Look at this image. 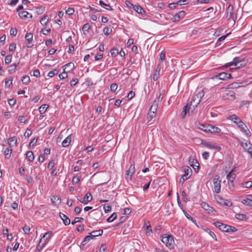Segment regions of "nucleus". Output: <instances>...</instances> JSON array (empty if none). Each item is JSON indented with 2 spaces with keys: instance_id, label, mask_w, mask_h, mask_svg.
<instances>
[{
  "instance_id": "1",
  "label": "nucleus",
  "mask_w": 252,
  "mask_h": 252,
  "mask_svg": "<svg viewBox=\"0 0 252 252\" xmlns=\"http://www.w3.org/2000/svg\"><path fill=\"white\" fill-rule=\"evenodd\" d=\"M161 241L165 245V246L170 250L174 249V241L173 237L171 235L167 234H164L161 236Z\"/></svg>"
},
{
  "instance_id": "2",
  "label": "nucleus",
  "mask_w": 252,
  "mask_h": 252,
  "mask_svg": "<svg viewBox=\"0 0 252 252\" xmlns=\"http://www.w3.org/2000/svg\"><path fill=\"white\" fill-rule=\"evenodd\" d=\"M102 212L98 210H94L92 213L90 218L91 220L93 223L96 224L97 221L99 220L101 217Z\"/></svg>"
},
{
  "instance_id": "3",
  "label": "nucleus",
  "mask_w": 252,
  "mask_h": 252,
  "mask_svg": "<svg viewBox=\"0 0 252 252\" xmlns=\"http://www.w3.org/2000/svg\"><path fill=\"white\" fill-rule=\"evenodd\" d=\"M213 184L214 186V190L216 193H220L221 188V181L220 179V176L218 175H215L213 179Z\"/></svg>"
},
{
  "instance_id": "4",
  "label": "nucleus",
  "mask_w": 252,
  "mask_h": 252,
  "mask_svg": "<svg viewBox=\"0 0 252 252\" xmlns=\"http://www.w3.org/2000/svg\"><path fill=\"white\" fill-rule=\"evenodd\" d=\"M200 102V99H197V96H192L191 102L189 104V107L191 109V112L194 110L199 103Z\"/></svg>"
},
{
  "instance_id": "5",
  "label": "nucleus",
  "mask_w": 252,
  "mask_h": 252,
  "mask_svg": "<svg viewBox=\"0 0 252 252\" xmlns=\"http://www.w3.org/2000/svg\"><path fill=\"white\" fill-rule=\"evenodd\" d=\"M135 172V165L134 164H131L129 167V169L126 171V179H131L132 176Z\"/></svg>"
},
{
  "instance_id": "6",
  "label": "nucleus",
  "mask_w": 252,
  "mask_h": 252,
  "mask_svg": "<svg viewBox=\"0 0 252 252\" xmlns=\"http://www.w3.org/2000/svg\"><path fill=\"white\" fill-rule=\"evenodd\" d=\"M233 6L232 5H229L227 8V16L226 17L228 18V20H230L232 19L235 21L236 19V17H234L233 14Z\"/></svg>"
},
{
  "instance_id": "7",
  "label": "nucleus",
  "mask_w": 252,
  "mask_h": 252,
  "mask_svg": "<svg viewBox=\"0 0 252 252\" xmlns=\"http://www.w3.org/2000/svg\"><path fill=\"white\" fill-rule=\"evenodd\" d=\"M81 203L84 204H87L93 200V197L90 192H87L82 200L78 199Z\"/></svg>"
},
{
  "instance_id": "8",
  "label": "nucleus",
  "mask_w": 252,
  "mask_h": 252,
  "mask_svg": "<svg viewBox=\"0 0 252 252\" xmlns=\"http://www.w3.org/2000/svg\"><path fill=\"white\" fill-rule=\"evenodd\" d=\"M216 200L218 201V202L220 204L226 206H231L232 205V203L230 201L223 199L221 197L218 196L216 198Z\"/></svg>"
},
{
  "instance_id": "9",
  "label": "nucleus",
  "mask_w": 252,
  "mask_h": 252,
  "mask_svg": "<svg viewBox=\"0 0 252 252\" xmlns=\"http://www.w3.org/2000/svg\"><path fill=\"white\" fill-rule=\"evenodd\" d=\"M216 77H219L220 79L222 80H225L232 78L231 74L227 72H221L219 73L216 76Z\"/></svg>"
},
{
  "instance_id": "10",
  "label": "nucleus",
  "mask_w": 252,
  "mask_h": 252,
  "mask_svg": "<svg viewBox=\"0 0 252 252\" xmlns=\"http://www.w3.org/2000/svg\"><path fill=\"white\" fill-rule=\"evenodd\" d=\"M185 16V12L184 11H181L178 13L176 14L172 19L173 22H177L181 19H183Z\"/></svg>"
},
{
  "instance_id": "11",
  "label": "nucleus",
  "mask_w": 252,
  "mask_h": 252,
  "mask_svg": "<svg viewBox=\"0 0 252 252\" xmlns=\"http://www.w3.org/2000/svg\"><path fill=\"white\" fill-rule=\"evenodd\" d=\"M189 170L191 171V169L189 167L187 166L184 168L185 174L181 177L180 182L182 183H184L186 180H187L189 178Z\"/></svg>"
},
{
  "instance_id": "12",
  "label": "nucleus",
  "mask_w": 252,
  "mask_h": 252,
  "mask_svg": "<svg viewBox=\"0 0 252 252\" xmlns=\"http://www.w3.org/2000/svg\"><path fill=\"white\" fill-rule=\"evenodd\" d=\"M202 208L207 211V212L209 214L213 212V211H215V210L213 209V207H211L209 205L208 203L205 202H203L200 204Z\"/></svg>"
},
{
  "instance_id": "13",
  "label": "nucleus",
  "mask_w": 252,
  "mask_h": 252,
  "mask_svg": "<svg viewBox=\"0 0 252 252\" xmlns=\"http://www.w3.org/2000/svg\"><path fill=\"white\" fill-rule=\"evenodd\" d=\"M59 216L65 225H69L70 223V220L66 215L60 212Z\"/></svg>"
},
{
  "instance_id": "14",
  "label": "nucleus",
  "mask_w": 252,
  "mask_h": 252,
  "mask_svg": "<svg viewBox=\"0 0 252 252\" xmlns=\"http://www.w3.org/2000/svg\"><path fill=\"white\" fill-rule=\"evenodd\" d=\"M201 144L203 145L205 147L210 148L211 149H217L218 151H220L221 149L220 147H219L217 145H216L212 144L211 143H209V142H202Z\"/></svg>"
},
{
  "instance_id": "15",
  "label": "nucleus",
  "mask_w": 252,
  "mask_h": 252,
  "mask_svg": "<svg viewBox=\"0 0 252 252\" xmlns=\"http://www.w3.org/2000/svg\"><path fill=\"white\" fill-rule=\"evenodd\" d=\"M215 226L219 228L220 230L226 232L227 229V225L223 224L219 221H216L214 223Z\"/></svg>"
},
{
  "instance_id": "16",
  "label": "nucleus",
  "mask_w": 252,
  "mask_h": 252,
  "mask_svg": "<svg viewBox=\"0 0 252 252\" xmlns=\"http://www.w3.org/2000/svg\"><path fill=\"white\" fill-rule=\"evenodd\" d=\"M223 99L234 100L235 98V94L233 92H229L225 94L223 96Z\"/></svg>"
},
{
  "instance_id": "17",
  "label": "nucleus",
  "mask_w": 252,
  "mask_h": 252,
  "mask_svg": "<svg viewBox=\"0 0 252 252\" xmlns=\"http://www.w3.org/2000/svg\"><path fill=\"white\" fill-rule=\"evenodd\" d=\"M7 142L10 148H11L16 145L17 138L15 136H13L9 138L7 140Z\"/></svg>"
},
{
  "instance_id": "18",
  "label": "nucleus",
  "mask_w": 252,
  "mask_h": 252,
  "mask_svg": "<svg viewBox=\"0 0 252 252\" xmlns=\"http://www.w3.org/2000/svg\"><path fill=\"white\" fill-rule=\"evenodd\" d=\"M160 70V65L158 64V66L156 68V69L153 74L154 81H157L158 79L159 76Z\"/></svg>"
},
{
  "instance_id": "19",
  "label": "nucleus",
  "mask_w": 252,
  "mask_h": 252,
  "mask_svg": "<svg viewBox=\"0 0 252 252\" xmlns=\"http://www.w3.org/2000/svg\"><path fill=\"white\" fill-rule=\"evenodd\" d=\"M208 127L209 128L208 129L209 133H219L221 131L219 127L210 125Z\"/></svg>"
},
{
  "instance_id": "20",
  "label": "nucleus",
  "mask_w": 252,
  "mask_h": 252,
  "mask_svg": "<svg viewBox=\"0 0 252 252\" xmlns=\"http://www.w3.org/2000/svg\"><path fill=\"white\" fill-rule=\"evenodd\" d=\"M240 62V59L238 57L234 58L233 60V61L230 63H228L226 64V67L230 66L231 65H234L235 66H237L238 64Z\"/></svg>"
},
{
  "instance_id": "21",
  "label": "nucleus",
  "mask_w": 252,
  "mask_h": 252,
  "mask_svg": "<svg viewBox=\"0 0 252 252\" xmlns=\"http://www.w3.org/2000/svg\"><path fill=\"white\" fill-rule=\"evenodd\" d=\"M71 142V135H68L62 142V145L63 147H66L69 146Z\"/></svg>"
},
{
  "instance_id": "22",
  "label": "nucleus",
  "mask_w": 252,
  "mask_h": 252,
  "mask_svg": "<svg viewBox=\"0 0 252 252\" xmlns=\"http://www.w3.org/2000/svg\"><path fill=\"white\" fill-rule=\"evenodd\" d=\"M51 201L53 204L56 205V204H59L61 202V198L58 196H53L51 198Z\"/></svg>"
},
{
  "instance_id": "23",
  "label": "nucleus",
  "mask_w": 252,
  "mask_h": 252,
  "mask_svg": "<svg viewBox=\"0 0 252 252\" xmlns=\"http://www.w3.org/2000/svg\"><path fill=\"white\" fill-rule=\"evenodd\" d=\"M235 168H233L231 171L227 174L226 176L227 179L228 180V181H231L232 180V181H234V180L235 178L236 175L233 172L234 171Z\"/></svg>"
},
{
  "instance_id": "24",
  "label": "nucleus",
  "mask_w": 252,
  "mask_h": 252,
  "mask_svg": "<svg viewBox=\"0 0 252 252\" xmlns=\"http://www.w3.org/2000/svg\"><path fill=\"white\" fill-rule=\"evenodd\" d=\"M228 119L230 120L233 121L234 123L237 125H238L239 123L241 121V120L239 117L234 114L230 115L228 117Z\"/></svg>"
},
{
  "instance_id": "25",
  "label": "nucleus",
  "mask_w": 252,
  "mask_h": 252,
  "mask_svg": "<svg viewBox=\"0 0 252 252\" xmlns=\"http://www.w3.org/2000/svg\"><path fill=\"white\" fill-rule=\"evenodd\" d=\"M18 64H19V63H13L12 64L10 65L9 66V68L8 69V72L10 74H12L14 72H15V71L16 70V67L18 66Z\"/></svg>"
},
{
  "instance_id": "26",
  "label": "nucleus",
  "mask_w": 252,
  "mask_h": 252,
  "mask_svg": "<svg viewBox=\"0 0 252 252\" xmlns=\"http://www.w3.org/2000/svg\"><path fill=\"white\" fill-rule=\"evenodd\" d=\"M99 4L103 7L104 8L110 10V11H113L114 9L111 7V6L109 4H107L105 3H104L102 0H100L99 1Z\"/></svg>"
},
{
  "instance_id": "27",
  "label": "nucleus",
  "mask_w": 252,
  "mask_h": 252,
  "mask_svg": "<svg viewBox=\"0 0 252 252\" xmlns=\"http://www.w3.org/2000/svg\"><path fill=\"white\" fill-rule=\"evenodd\" d=\"M26 157H27L28 160L29 161L31 162L34 160V157L33 155V153L32 151H28L26 153Z\"/></svg>"
},
{
  "instance_id": "28",
  "label": "nucleus",
  "mask_w": 252,
  "mask_h": 252,
  "mask_svg": "<svg viewBox=\"0 0 252 252\" xmlns=\"http://www.w3.org/2000/svg\"><path fill=\"white\" fill-rule=\"evenodd\" d=\"M42 242V239L41 238L36 248V252H40L45 246L44 243Z\"/></svg>"
},
{
  "instance_id": "29",
  "label": "nucleus",
  "mask_w": 252,
  "mask_h": 252,
  "mask_svg": "<svg viewBox=\"0 0 252 252\" xmlns=\"http://www.w3.org/2000/svg\"><path fill=\"white\" fill-rule=\"evenodd\" d=\"M158 107V104L156 100L154 101L152 105L151 106L149 111L154 112L156 113Z\"/></svg>"
},
{
  "instance_id": "30",
  "label": "nucleus",
  "mask_w": 252,
  "mask_h": 252,
  "mask_svg": "<svg viewBox=\"0 0 252 252\" xmlns=\"http://www.w3.org/2000/svg\"><path fill=\"white\" fill-rule=\"evenodd\" d=\"M235 217L237 219L244 221H247L248 219V217L245 214H236Z\"/></svg>"
},
{
  "instance_id": "31",
  "label": "nucleus",
  "mask_w": 252,
  "mask_h": 252,
  "mask_svg": "<svg viewBox=\"0 0 252 252\" xmlns=\"http://www.w3.org/2000/svg\"><path fill=\"white\" fill-rule=\"evenodd\" d=\"M210 126V125H203V124H199L198 126V128L200 129L201 130H202L205 132H208L209 133V128L208 127Z\"/></svg>"
},
{
  "instance_id": "32",
  "label": "nucleus",
  "mask_w": 252,
  "mask_h": 252,
  "mask_svg": "<svg viewBox=\"0 0 252 252\" xmlns=\"http://www.w3.org/2000/svg\"><path fill=\"white\" fill-rule=\"evenodd\" d=\"M132 9L140 14H142L144 12L143 9L139 5H135Z\"/></svg>"
},
{
  "instance_id": "33",
  "label": "nucleus",
  "mask_w": 252,
  "mask_h": 252,
  "mask_svg": "<svg viewBox=\"0 0 252 252\" xmlns=\"http://www.w3.org/2000/svg\"><path fill=\"white\" fill-rule=\"evenodd\" d=\"M28 14L29 12H28L26 11H22L21 12H19L18 13V15L19 17L23 19H26L28 18Z\"/></svg>"
},
{
  "instance_id": "34",
  "label": "nucleus",
  "mask_w": 252,
  "mask_h": 252,
  "mask_svg": "<svg viewBox=\"0 0 252 252\" xmlns=\"http://www.w3.org/2000/svg\"><path fill=\"white\" fill-rule=\"evenodd\" d=\"M12 153V149L11 148H6L4 151V155L5 157V158L7 159H9L11 157V154Z\"/></svg>"
},
{
  "instance_id": "35",
  "label": "nucleus",
  "mask_w": 252,
  "mask_h": 252,
  "mask_svg": "<svg viewBox=\"0 0 252 252\" xmlns=\"http://www.w3.org/2000/svg\"><path fill=\"white\" fill-rule=\"evenodd\" d=\"M189 110L190 108L189 107V104H187L186 105L184 106V110L181 113V116L182 118H184L186 116L187 112H189Z\"/></svg>"
},
{
  "instance_id": "36",
  "label": "nucleus",
  "mask_w": 252,
  "mask_h": 252,
  "mask_svg": "<svg viewBox=\"0 0 252 252\" xmlns=\"http://www.w3.org/2000/svg\"><path fill=\"white\" fill-rule=\"evenodd\" d=\"M12 81L13 79L11 77L6 78L5 80V86L8 88L10 87L12 84Z\"/></svg>"
},
{
  "instance_id": "37",
  "label": "nucleus",
  "mask_w": 252,
  "mask_h": 252,
  "mask_svg": "<svg viewBox=\"0 0 252 252\" xmlns=\"http://www.w3.org/2000/svg\"><path fill=\"white\" fill-rule=\"evenodd\" d=\"M117 217V213H113L109 218H108L107 219V221L108 222H111L116 219Z\"/></svg>"
},
{
  "instance_id": "38",
  "label": "nucleus",
  "mask_w": 252,
  "mask_h": 252,
  "mask_svg": "<svg viewBox=\"0 0 252 252\" xmlns=\"http://www.w3.org/2000/svg\"><path fill=\"white\" fill-rule=\"evenodd\" d=\"M242 203L248 206H252V200H250L248 198L243 199Z\"/></svg>"
},
{
  "instance_id": "39",
  "label": "nucleus",
  "mask_w": 252,
  "mask_h": 252,
  "mask_svg": "<svg viewBox=\"0 0 252 252\" xmlns=\"http://www.w3.org/2000/svg\"><path fill=\"white\" fill-rule=\"evenodd\" d=\"M22 83L24 85H28L30 82V78L28 75H25L22 79Z\"/></svg>"
},
{
  "instance_id": "40",
  "label": "nucleus",
  "mask_w": 252,
  "mask_h": 252,
  "mask_svg": "<svg viewBox=\"0 0 252 252\" xmlns=\"http://www.w3.org/2000/svg\"><path fill=\"white\" fill-rule=\"evenodd\" d=\"M91 28V26L89 23H86L84 24L82 27V30L84 34H86V32H88L89 30Z\"/></svg>"
},
{
  "instance_id": "41",
  "label": "nucleus",
  "mask_w": 252,
  "mask_h": 252,
  "mask_svg": "<svg viewBox=\"0 0 252 252\" xmlns=\"http://www.w3.org/2000/svg\"><path fill=\"white\" fill-rule=\"evenodd\" d=\"M156 115V113L154 112L149 111L147 115V119L148 121H150L152 120L153 118H154Z\"/></svg>"
},
{
  "instance_id": "42",
  "label": "nucleus",
  "mask_w": 252,
  "mask_h": 252,
  "mask_svg": "<svg viewBox=\"0 0 252 252\" xmlns=\"http://www.w3.org/2000/svg\"><path fill=\"white\" fill-rule=\"evenodd\" d=\"M112 32V29L111 27H106L103 29V32L105 35H108L110 34Z\"/></svg>"
},
{
  "instance_id": "43",
  "label": "nucleus",
  "mask_w": 252,
  "mask_h": 252,
  "mask_svg": "<svg viewBox=\"0 0 252 252\" xmlns=\"http://www.w3.org/2000/svg\"><path fill=\"white\" fill-rule=\"evenodd\" d=\"M47 108L48 106L46 104L42 105L41 106L39 107L38 109L39 113L40 114L44 113L46 112Z\"/></svg>"
},
{
  "instance_id": "44",
  "label": "nucleus",
  "mask_w": 252,
  "mask_h": 252,
  "mask_svg": "<svg viewBox=\"0 0 252 252\" xmlns=\"http://www.w3.org/2000/svg\"><path fill=\"white\" fill-rule=\"evenodd\" d=\"M103 230L102 229H99L95 231H93L92 232V233H93L94 237H97L99 236L102 235L103 234Z\"/></svg>"
},
{
  "instance_id": "45",
  "label": "nucleus",
  "mask_w": 252,
  "mask_h": 252,
  "mask_svg": "<svg viewBox=\"0 0 252 252\" xmlns=\"http://www.w3.org/2000/svg\"><path fill=\"white\" fill-rule=\"evenodd\" d=\"M110 53L112 57H116L119 54V50L116 48H113L110 50Z\"/></svg>"
},
{
  "instance_id": "46",
  "label": "nucleus",
  "mask_w": 252,
  "mask_h": 252,
  "mask_svg": "<svg viewBox=\"0 0 252 252\" xmlns=\"http://www.w3.org/2000/svg\"><path fill=\"white\" fill-rule=\"evenodd\" d=\"M33 34L32 33H27L25 35V39L28 41H32V40Z\"/></svg>"
},
{
  "instance_id": "47",
  "label": "nucleus",
  "mask_w": 252,
  "mask_h": 252,
  "mask_svg": "<svg viewBox=\"0 0 252 252\" xmlns=\"http://www.w3.org/2000/svg\"><path fill=\"white\" fill-rule=\"evenodd\" d=\"M48 21V19L47 18V15L44 16L40 20V22L41 24L43 26L46 25L47 24Z\"/></svg>"
},
{
  "instance_id": "48",
  "label": "nucleus",
  "mask_w": 252,
  "mask_h": 252,
  "mask_svg": "<svg viewBox=\"0 0 252 252\" xmlns=\"http://www.w3.org/2000/svg\"><path fill=\"white\" fill-rule=\"evenodd\" d=\"M59 73V70L57 69H55L52 71H50L48 73V76L50 77H53L55 75Z\"/></svg>"
},
{
  "instance_id": "49",
  "label": "nucleus",
  "mask_w": 252,
  "mask_h": 252,
  "mask_svg": "<svg viewBox=\"0 0 252 252\" xmlns=\"http://www.w3.org/2000/svg\"><path fill=\"white\" fill-rule=\"evenodd\" d=\"M237 230V229L235 227L227 225L226 232H234L236 231Z\"/></svg>"
},
{
  "instance_id": "50",
  "label": "nucleus",
  "mask_w": 252,
  "mask_h": 252,
  "mask_svg": "<svg viewBox=\"0 0 252 252\" xmlns=\"http://www.w3.org/2000/svg\"><path fill=\"white\" fill-rule=\"evenodd\" d=\"M83 220L84 219L82 217H76L74 221H72L71 224L74 225L77 222H82Z\"/></svg>"
},
{
  "instance_id": "51",
  "label": "nucleus",
  "mask_w": 252,
  "mask_h": 252,
  "mask_svg": "<svg viewBox=\"0 0 252 252\" xmlns=\"http://www.w3.org/2000/svg\"><path fill=\"white\" fill-rule=\"evenodd\" d=\"M12 60V55H7L4 59V62L6 64H9Z\"/></svg>"
},
{
  "instance_id": "52",
  "label": "nucleus",
  "mask_w": 252,
  "mask_h": 252,
  "mask_svg": "<svg viewBox=\"0 0 252 252\" xmlns=\"http://www.w3.org/2000/svg\"><path fill=\"white\" fill-rule=\"evenodd\" d=\"M237 125L242 131H244V129L246 128H247L246 125L242 121V120L240 121V122L239 123L238 125Z\"/></svg>"
},
{
  "instance_id": "53",
  "label": "nucleus",
  "mask_w": 252,
  "mask_h": 252,
  "mask_svg": "<svg viewBox=\"0 0 252 252\" xmlns=\"http://www.w3.org/2000/svg\"><path fill=\"white\" fill-rule=\"evenodd\" d=\"M91 240H92L91 236L88 235L85 237L83 241L82 242V245H85L88 242H89Z\"/></svg>"
},
{
  "instance_id": "54",
  "label": "nucleus",
  "mask_w": 252,
  "mask_h": 252,
  "mask_svg": "<svg viewBox=\"0 0 252 252\" xmlns=\"http://www.w3.org/2000/svg\"><path fill=\"white\" fill-rule=\"evenodd\" d=\"M126 216H122L119 219V222L117 224L115 225V226H118L121 225L123 222H124L126 220Z\"/></svg>"
},
{
  "instance_id": "55",
  "label": "nucleus",
  "mask_w": 252,
  "mask_h": 252,
  "mask_svg": "<svg viewBox=\"0 0 252 252\" xmlns=\"http://www.w3.org/2000/svg\"><path fill=\"white\" fill-rule=\"evenodd\" d=\"M103 209L104 212L107 213L111 210V206L108 204H104L103 205Z\"/></svg>"
},
{
  "instance_id": "56",
  "label": "nucleus",
  "mask_w": 252,
  "mask_h": 252,
  "mask_svg": "<svg viewBox=\"0 0 252 252\" xmlns=\"http://www.w3.org/2000/svg\"><path fill=\"white\" fill-rule=\"evenodd\" d=\"M228 188L230 190L233 191L234 190V185L233 181L231 180V181L228 182Z\"/></svg>"
},
{
  "instance_id": "57",
  "label": "nucleus",
  "mask_w": 252,
  "mask_h": 252,
  "mask_svg": "<svg viewBox=\"0 0 252 252\" xmlns=\"http://www.w3.org/2000/svg\"><path fill=\"white\" fill-rule=\"evenodd\" d=\"M243 187L244 188H251L252 187V181H248L243 183Z\"/></svg>"
},
{
  "instance_id": "58",
  "label": "nucleus",
  "mask_w": 252,
  "mask_h": 252,
  "mask_svg": "<svg viewBox=\"0 0 252 252\" xmlns=\"http://www.w3.org/2000/svg\"><path fill=\"white\" fill-rule=\"evenodd\" d=\"M197 3H211L213 2V0H196Z\"/></svg>"
},
{
  "instance_id": "59",
  "label": "nucleus",
  "mask_w": 252,
  "mask_h": 252,
  "mask_svg": "<svg viewBox=\"0 0 252 252\" xmlns=\"http://www.w3.org/2000/svg\"><path fill=\"white\" fill-rule=\"evenodd\" d=\"M78 79L77 78L73 79L70 81V85L71 87H74L78 83Z\"/></svg>"
},
{
  "instance_id": "60",
  "label": "nucleus",
  "mask_w": 252,
  "mask_h": 252,
  "mask_svg": "<svg viewBox=\"0 0 252 252\" xmlns=\"http://www.w3.org/2000/svg\"><path fill=\"white\" fill-rule=\"evenodd\" d=\"M37 140V139H35V138L32 139L31 141V142L29 144L30 147H34L36 145Z\"/></svg>"
},
{
  "instance_id": "61",
  "label": "nucleus",
  "mask_w": 252,
  "mask_h": 252,
  "mask_svg": "<svg viewBox=\"0 0 252 252\" xmlns=\"http://www.w3.org/2000/svg\"><path fill=\"white\" fill-rule=\"evenodd\" d=\"M8 102L10 106H12L16 104V100L14 98H10L8 99Z\"/></svg>"
},
{
  "instance_id": "62",
  "label": "nucleus",
  "mask_w": 252,
  "mask_h": 252,
  "mask_svg": "<svg viewBox=\"0 0 252 252\" xmlns=\"http://www.w3.org/2000/svg\"><path fill=\"white\" fill-rule=\"evenodd\" d=\"M118 88V85L116 83H113L110 85V90L112 92H115Z\"/></svg>"
},
{
  "instance_id": "63",
  "label": "nucleus",
  "mask_w": 252,
  "mask_h": 252,
  "mask_svg": "<svg viewBox=\"0 0 252 252\" xmlns=\"http://www.w3.org/2000/svg\"><path fill=\"white\" fill-rule=\"evenodd\" d=\"M30 228L29 226H27V225H25L23 227V230L24 232V233L25 234H28L30 233Z\"/></svg>"
},
{
  "instance_id": "64",
  "label": "nucleus",
  "mask_w": 252,
  "mask_h": 252,
  "mask_svg": "<svg viewBox=\"0 0 252 252\" xmlns=\"http://www.w3.org/2000/svg\"><path fill=\"white\" fill-rule=\"evenodd\" d=\"M74 12V9L73 8H68L65 11V13L69 15H72Z\"/></svg>"
}]
</instances>
